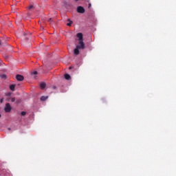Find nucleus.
<instances>
[{
  "label": "nucleus",
  "instance_id": "obj_6",
  "mask_svg": "<svg viewBox=\"0 0 176 176\" xmlns=\"http://www.w3.org/2000/svg\"><path fill=\"white\" fill-rule=\"evenodd\" d=\"M15 87H16V85H10V90H11V91H14Z\"/></svg>",
  "mask_w": 176,
  "mask_h": 176
},
{
  "label": "nucleus",
  "instance_id": "obj_27",
  "mask_svg": "<svg viewBox=\"0 0 176 176\" xmlns=\"http://www.w3.org/2000/svg\"><path fill=\"white\" fill-rule=\"evenodd\" d=\"M0 118H1V114H0Z\"/></svg>",
  "mask_w": 176,
  "mask_h": 176
},
{
  "label": "nucleus",
  "instance_id": "obj_13",
  "mask_svg": "<svg viewBox=\"0 0 176 176\" xmlns=\"http://www.w3.org/2000/svg\"><path fill=\"white\" fill-rule=\"evenodd\" d=\"M25 115H27V113L25 111L21 112V116H25Z\"/></svg>",
  "mask_w": 176,
  "mask_h": 176
},
{
  "label": "nucleus",
  "instance_id": "obj_10",
  "mask_svg": "<svg viewBox=\"0 0 176 176\" xmlns=\"http://www.w3.org/2000/svg\"><path fill=\"white\" fill-rule=\"evenodd\" d=\"M48 97L47 96H41V101H46L47 100Z\"/></svg>",
  "mask_w": 176,
  "mask_h": 176
},
{
  "label": "nucleus",
  "instance_id": "obj_14",
  "mask_svg": "<svg viewBox=\"0 0 176 176\" xmlns=\"http://www.w3.org/2000/svg\"><path fill=\"white\" fill-rule=\"evenodd\" d=\"M33 8H34V6H33V5H30V6L28 7V9H29L30 10H31V9H33Z\"/></svg>",
  "mask_w": 176,
  "mask_h": 176
},
{
  "label": "nucleus",
  "instance_id": "obj_3",
  "mask_svg": "<svg viewBox=\"0 0 176 176\" xmlns=\"http://www.w3.org/2000/svg\"><path fill=\"white\" fill-rule=\"evenodd\" d=\"M16 79L19 80V82H21L22 80H24V76L20 74H17L16 76Z\"/></svg>",
  "mask_w": 176,
  "mask_h": 176
},
{
  "label": "nucleus",
  "instance_id": "obj_24",
  "mask_svg": "<svg viewBox=\"0 0 176 176\" xmlns=\"http://www.w3.org/2000/svg\"><path fill=\"white\" fill-rule=\"evenodd\" d=\"M76 1V2H78V1H79V0H75Z\"/></svg>",
  "mask_w": 176,
  "mask_h": 176
},
{
  "label": "nucleus",
  "instance_id": "obj_17",
  "mask_svg": "<svg viewBox=\"0 0 176 176\" xmlns=\"http://www.w3.org/2000/svg\"><path fill=\"white\" fill-rule=\"evenodd\" d=\"M33 75H38V72L34 71L32 73Z\"/></svg>",
  "mask_w": 176,
  "mask_h": 176
},
{
  "label": "nucleus",
  "instance_id": "obj_16",
  "mask_svg": "<svg viewBox=\"0 0 176 176\" xmlns=\"http://www.w3.org/2000/svg\"><path fill=\"white\" fill-rule=\"evenodd\" d=\"M16 101V98H11V102H14Z\"/></svg>",
  "mask_w": 176,
  "mask_h": 176
},
{
  "label": "nucleus",
  "instance_id": "obj_26",
  "mask_svg": "<svg viewBox=\"0 0 176 176\" xmlns=\"http://www.w3.org/2000/svg\"><path fill=\"white\" fill-rule=\"evenodd\" d=\"M42 30H43V28H41Z\"/></svg>",
  "mask_w": 176,
  "mask_h": 176
},
{
  "label": "nucleus",
  "instance_id": "obj_19",
  "mask_svg": "<svg viewBox=\"0 0 176 176\" xmlns=\"http://www.w3.org/2000/svg\"><path fill=\"white\" fill-rule=\"evenodd\" d=\"M10 94H12L8 93V94H6V96H8L9 97V96H10Z\"/></svg>",
  "mask_w": 176,
  "mask_h": 176
},
{
  "label": "nucleus",
  "instance_id": "obj_23",
  "mask_svg": "<svg viewBox=\"0 0 176 176\" xmlns=\"http://www.w3.org/2000/svg\"><path fill=\"white\" fill-rule=\"evenodd\" d=\"M25 40H26V41H28V38H26Z\"/></svg>",
  "mask_w": 176,
  "mask_h": 176
},
{
  "label": "nucleus",
  "instance_id": "obj_11",
  "mask_svg": "<svg viewBox=\"0 0 176 176\" xmlns=\"http://www.w3.org/2000/svg\"><path fill=\"white\" fill-rule=\"evenodd\" d=\"M67 21H69V23H67V25L68 27H71V25H72V21H71V19H67Z\"/></svg>",
  "mask_w": 176,
  "mask_h": 176
},
{
  "label": "nucleus",
  "instance_id": "obj_22",
  "mask_svg": "<svg viewBox=\"0 0 176 176\" xmlns=\"http://www.w3.org/2000/svg\"><path fill=\"white\" fill-rule=\"evenodd\" d=\"M0 64H2V60H0Z\"/></svg>",
  "mask_w": 176,
  "mask_h": 176
},
{
  "label": "nucleus",
  "instance_id": "obj_25",
  "mask_svg": "<svg viewBox=\"0 0 176 176\" xmlns=\"http://www.w3.org/2000/svg\"><path fill=\"white\" fill-rule=\"evenodd\" d=\"M1 41H0V46H1Z\"/></svg>",
  "mask_w": 176,
  "mask_h": 176
},
{
  "label": "nucleus",
  "instance_id": "obj_8",
  "mask_svg": "<svg viewBox=\"0 0 176 176\" xmlns=\"http://www.w3.org/2000/svg\"><path fill=\"white\" fill-rule=\"evenodd\" d=\"M65 79H66V80H69V79H71V76L68 74H65Z\"/></svg>",
  "mask_w": 176,
  "mask_h": 176
},
{
  "label": "nucleus",
  "instance_id": "obj_15",
  "mask_svg": "<svg viewBox=\"0 0 176 176\" xmlns=\"http://www.w3.org/2000/svg\"><path fill=\"white\" fill-rule=\"evenodd\" d=\"M48 22L50 23H53V19L52 18L49 19Z\"/></svg>",
  "mask_w": 176,
  "mask_h": 176
},
{
  "label": "nucleus",
  "instance_id": "obj_5",
  "mask_svg": "<svg viewBox=\"0 0 176 176\" xmlns=\"http://www.w3.org/2000/svg\"><path fill=\"white\" fill-rule=\"evenodd\" d=\"M76 36H77V38H78V41H83V34H82V33H78V34H76Z\"/></svg>",
  "mask_w": 176,
  "mask_h": 176
},
{
  "label": "nucleus",
  "instance_id": "obj_20",
  "mask_svg": "<svg viewBox=\"0 0 176 176\" xmlns=\"http://www.w3.org/2000/svg\"><path fill=\"white\" fill-rule=\"evenodd\" d=\"M27 35V34L24 33L23 34V36H25Z\"/></svg>",
  "mask_w": 176,
  "mask_h": 176
},
{
  "label": "nucleus",
  "instance_id": "obj_21",
  "mask_svg": "<svg viewBox=\"0 0 176 176\" xmlns=\"http://www.w3.org/2000/svg\"><path fill=\"white\" fill-rule=\"evenodd\" d=\"M90 6H91V4H89V8H90Z\"/></svg>",
  "mask_w": 176,
  "mask_h": 176
},
{
  "label": "nucleus",
  "instance_id": "obj_1",
  "mask_svg": "<svg viewBox=\"0 0 176 176\" xmlns=\"http://www.w3.org/2000/svg\"><path fill=\"white\" fill-rule=\"evenodd\" d=\"M5 112H10L12 111V107H10V104L7 103L6 107H4Z\"/></svg>",
  "mask_w": 176,
  "mask_h": 176
},
{
  "label": "nucleus",
  "instance_id": "obj_2",
  "mask_svg": "<svg viewBox=\"0 0 176 176\" xmlns=\"http://www.w3.org/2000/svg\"><path fill=\"white\" fill-rule=\"evenodd\" d=\"M77 47L79 49H85V43H83V41H79Z\"/></svg>",
  "mask_w": 176,
  "mask_h": 176
},
{
  "label": "nucleus",
  "instance_id": "obj_12",
  "mask_svg": "<svg viewBox=\"0 0 176 176\" xmlns=\"http://www.w3.org/2000/svg\"><path fill=\"white\" fill-rule=\"evenodd\" d=\"M0 78H1V79H6V74H1V75H0Z\"/></svg>",
  "mask_w": 176,
  "mask_h": 176
},
{
  "label": "nucleus",
  "instance_id": "obj_4",
  "mask_svg": "<svg viewBox=\"0 0 176 176\" xmlns=\"http://www.w3.org/2000/svg\"><path fill=\"white\" fill-rule=\"evenodd\" d=\"M78 13H85V8L82 6H78L77 8Z\"/></svg>",
  "mask_w": 176,
  "mask_h": 176
},
{
  "label": "nucleus",
  "instance_id": "obj_7",
  "mask_svg": "<svg viewBox=\"0 0 176 176\" xmlns=\"http://www.w3.org/2000/svg\"><path fill=\"white\" fill-rule=\"evenodd\" d=\"M79 49L78 48V47L76 46V48L74 50V54H76V56H78V54H79Z\"/></svg>",
  "mask_w": 176,
  "mask_h": 176
},
{
  "label": "nucleus",
  "instance_id": "obj_18",
  "mask_svg": "<svg viewBox=\"0 0 176 176\" xmlns=\"http://www.w3.org/2000/svg\"><path fill=\"white\" fill-rule=\"evenodd\" d=\"M0 102H1V104H2V102H3V98H1V99L0 100Z\"/></svg>",
  "mask_w": 176,
  "mask_h": 176
},
{
  "label": "nucleus",
  "instance_id": "obj_9",
  "mask_svg": "<svg viewBox=\"0 0 176 176\" xmlns=\"http://www.w3.org/2000/svg\"><path fill=\"white\" fill-rule=\"evenodd\" d=\"M40 87H41V89H45V87H46V83H45V82H41V83L40 84Z\"/></svg>",
  "mask_w": 176,
  "mask_h": 176
}]
</instances>
